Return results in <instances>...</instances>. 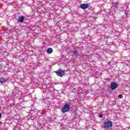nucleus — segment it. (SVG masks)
I'll return each instance as SVG.
<instances>
[{
	"mask_svg": "<svg viewBox=\"0 0 130 130\" xmlns=\"http://www.w3.org/2000/svg\"><path fill=\"white\" fill-rule=\"evenodd\" d=\"M54 73L56 74L57 76H58V77H62L63 75H64V71H62L60 68L59 69V70L57 71H55Z\"/></svg>",
	"mask_w": 130,
	"mask_h": 130,
	"instance_id": "3",
	"label": "nucleus"
},
{
	"mask_svg": "<svg viewBox=\"0 0 130 130\" xmlns=\"http://www.w3.org/2000/svg\"><path fill=\"white\" fill-rule=\"evenodd\" d=\"M0 118H2V113H0Z\"/></svg>",
	"mask_w": 130,
	"mask_h": 130,
	"instance_id": "13",
	"label": "nucleus"
},
{
	"mask_svg": "<svg viewBox=\"0 0 130 130\" xmlns=\"http://www.w3.org/2000/svg\"><path fill=\"white\" fill-rule=\"evenodd\" d=\"M2 66L0 65V70H2Z\"/></svg>",
	"mask_w": 130,
	"mask_h": 130,
	"instance_id": "14",
	"label": "nucleus"
},
{
	"mask_svg": "<svg viewBox=\"0 0 130 130\" xmlns=\"http://www.w3.org/2000/svg\"><path fill=\"white\" fill-rule=\"evenodd\" d=\"M99 117H100V118H102V117H103V115H99Z\"/></svg>",
	"mask_w": 130,
	"mask_h": 130,
	"instance_id": "12",
	"label": "nucleus"
},
{
	"mask_svg": "<svg viewBox=\"0 0 130 130\" xmlns=\"http://www.w3.org/2000/svg\"><path fill=\"white\" fill-rule=\"evenodd\" d=\"M117 6H118V3H115L114 4V8H117Z\"/></svg>",
	"mask_w": 130,
	"mask_h": 130,
	"instance_id": "10",
	"label": "nucleus"
},
{
	"mask_svg": "<svg viewBox=\"0 0 130 130\" xmlns=\"http://www.w3.org/2000/svg\"><path fill=\"white\" fill-rule=\"evenodd\" d=\"M52 51H53L52 48H49L47 50V52L48 54H50L52 53Z\"/></svg>",
	"mask_w": 130,
	"mask_h": 130,
	"instance_id": "7",
	"label": "nucleus"
},
{
	"mask_svg": "<svg viewBox=\"0 0 130 130\" xmlns=\"http://www.w3.org/2000/svg\"><path fill=\"white\" fill-rule=\"evenodd\" d=\"M117 84L115 82H111L110 85V88L112 90H115L117 88Z\"/></svg>",
	"mask_w": 130,
	"mask_h": 130,
	"instance_id": "4",
	"label": "nucleus"
},
{
	"mask_svg": "<svg viewBox=\"0 0 130 130\" xmlns=\"http://www.w3.org/2000/svg\"><path fill=\"white\" fill-rule=\"evenodd\" d=\"M104 128H109L112 127V122L111 121L107 120L104 122Z\"/></svg>",
	"mask_w": 130,
	"mask_h": 130,
	"instance_id": "2",
	"label": "nucleus"
},
{
	"mask_svg": "<svg viewBox=\"0 0 130 130\" xmlns=\"http://www.w3.org/2000/svg\"><path fill=\"white\" fill-rule=\"evenodd\" d=\"M80 8L83 10L88 9L89 8V4H82L80 5Z\"/></svg>",
	"mask_w": 130,
	"mask_h": 130,
	"instance_id": "6",
	"label": "nucleus"
},
{
	"mask_svg": "<svg viewBox=\"0 0 130 130\" xmlns=\"http://www.w3.org/2000/svg\"><path fill=\"white\" fill-rule=\"evenodd\" d=\"M123 96L122 95V94H119L118 95V98H120V99H121V98H122Z\"/></svg>",
	"mask_w": 130,
	"mask_h": 130,
	"instance_id": "11",
	"label": "nucleus"
},
{
	"mask_svg": "<svg viewBox=\"0 0 130 130\" xmlns=\"http://www.w3.org/2000/svg\"><path fill=\"white\" fill-rule=\"evenodd\" d=\"M7 82V79L4 78H0V83H5Z\"/></svg>",
	"mask_w": 130,
	"mask_h": 130,
	"instance_id": "8",
	"label": "nucleus"
},
{
	"mask_svg": "<svg viewBox=\"0 0 130 130\" xmlns=\"http://www.w3.org/2000/svg\"><path fill=\"white\" fill-rule=\"evenodd\" d=\"M25 20V17L24 16H19L18 22L19 23H23Z\"/></svg>",
	"mask_w": 130,
	"mask_h": 130,
	"instance_id": "5",
	"label": "nucleus"
},
{
	"mask_svg": "<svg viewBox=\"0 0 130 130\" xmlns=\"http://www.w3.org/2000/svg\"><path fill=\"white\" fill-rule=\"evenodd\" d=\"M73 53L74 56H78L79 55V53H78V51H73Z\"/></svg>",
	"mask_w": 130,
	"mask_h": 130,
	"instance_id": "9",
	"label": "nucleus"
},
{
	"mask_svg": "<svg viewBox=\"0 0 130 130\" xmlns=\"http://www.w3.org/2000/svg\"><path fill=\"white\" fill-rule=\"evenodd\" d=\"M72 103L69 102L66 104L61 109V112L62 113H66V112H68L69 110H70V108H71V106H72Z\"/></svg>",
	"mask_w": 130,
	"mask_h": 130,
	"instance_id": "1",
	"label": "nucleus"
}]
</instances>
